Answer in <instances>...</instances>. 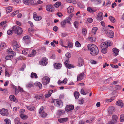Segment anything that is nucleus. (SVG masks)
<instances>
[{"label": "nucleus", "mask_w": 124, "mask_h": 124, "mask_svg": "<svg viewBox=\"0 0 124 124\" xmlns=\"http://www.w3.org/2000/svg\"><path fill=\"white\" fill-rule=\"evenodd\" d=\"M28 50L27 49H24L22 51V53L24 54H27L28 53Z\"/></svg>", "instance_id": "864d4df0"}, {"label": "nucleus", "mask_w": 124, "mask_h": 124, "mask_svg": "<svg viewBox=\"0 0 124 124\" xmlns=\"http://www.w3.org/2000/svg\"><path fill=\"white\" fill-rule=\"evenodd\" d=\"M65 111L64 110H58L57 112V114L59 116H61L64 114Z\"/></svg>", "instance_id": "b1692460"}, {"label": "nucleus", "mask_w": 124, "mask_h": 124, "mask_svg": "<svg viewBox=\"0 0 124 124\" xmlns=\"http://www.w3.org/2000/svg\"><path fill=\"white\" fill-rule=\"evenodd\" d=\"M84 62L83 59L81 58H79L78 59V66L80 67L83 65Z\"/></svg>", "instance_id": "f3484780"}, {"label": "nucleus", "mask_w": 124, "mask_h": 124, "mask_svg": "<svg viewBox=\"0 0 124 124\" xmlns=\"http://www.w3.org/2000/svg\"><path fill=\"white\" fill-rule=\"evenodd\" d=\"M33 17L34 20L36 21H40L42 19L41 16L37 15L36 13L35 12L33 14Z\"/></svg>", "instance_id": "9b49d317"}, {"label": "nucleus", "mask_w": 124, "mask_h": 124, "mask_svg": "<svg viewBox=\"0 0 124 124\" xmlns=\"http://www.w3.org/2000/svg\"><path fill=\"white\" fill-rule=\"evenodd\" d=\"M36 54V51L34 49L32 50V52L31 54H28V56L30 57H33L35 56Z\"/></svg>", "instance_id": "393cba45"}, {"label": "nucleus", "mask_w": 124, "mask_h": 124, "mask_svg": "<svg viewBox=\"0 0 124 124\" xmlns=\"http://www.w3.org/2000/svg\"><path fill=\"white\" fill-rule=\"evenodd\" d=\"M74 10L73 7L72 6H69L67 8V12L68 13H70L73 12Z\"/></svg>", "instance_id": "4be33fe9"}, {"label": "nucleus", "mask_w": 124, "mask_h": 124, "mask_svg": "<svg viewBox=\"0 0 124 124\" xmlns=\"http://www.w3.org/2000/svg\"><path fill=\"white\" fill-rule=\"evenodd\" d=\"M7 52H11L12 54H13V55H14V54H15V52H13L12 51V49L11 48H9L7 50Z\"/></svg>", "instance_id": "6e6d98bb"}, {"label": "nucleus", "mask_w": 124, "mask_h": 124, "mask_svg": "<svg viewBox=\"0 0 124 124\" xmlns=\"http://www.w3.org/2000/svg\"><path fill=\"white\" fill-rule=\"evenodd\" d=\"M28 23L30 24L31 26V28L29 29L28 31L30 32L35 31L36 30L33 29L34 26L33 23L31 21H29L28 22Z\"/></svg>", "instance_id": "f8f14e48"}, {"label": "nucleus", "mask_w": 124, "mask_h": 124, "mask_svg": "<svg viewBox=\"0 0 124 124\" xmlns=\"http://www.w3.org/2000/svg\"><path fill=\"white\" fill-rule=\"evenodd\" d=\"M12 30L9 29L7 32V34L8 35H10L13 34Z\"/></svg>", "instance_id": "13d9d810"}, {"label": "nucleus", "mask_w": 124, "mask_h": 124, "mask_svg": "<svg viewBox=\"0 0 124 124\" xmlns=\"http://www.w3.org/2000/svg\"><path fill=\"white\" fill-rule=\"evenodd\" d=\"M116 105L121 107H122L123 105L122 101L121 100H119L117 101L116 103Z\"/></svg>", "instance_id": "2f4dec72"}, {"label": "nucleus", "mask_w": 124, "mask_h": 124, "mask_svg": "<svg viewBox=\"0 0 124 124\" xmlns=\"http://www.w3.org/2000/svg\"><path fill=\"white\" fill-rule=\"evenodd\" d=\"M13 57L12 55H8L6 56L5 59L6 60H11L12 59Z\"/></svg>", "instance_id": "3c124183"}, {"label": "nucleus", "mask_w": 124, "mask_h": 124, "mask_svg": "<svg viewBox=\"0 0 124 124\" xmlns=\"http://www.w3.org/2000/svg\"><path fill=\"white\" fill-rule=\"evenodd\" d=\"M54 67L57 69H60L62 66V65L59 63H56L54 64Z\"/></svg>", "instance_id": "c756f323"}, {"label": "nucleus", "mask_w": 124, "mask_h": 124, "mask_svg": "<svg viewBox=\"0 0 124 124\" xmlns=\"http://www.w3.org/2000/svg\"><path fill=\"white\" fill-rule=\"evenodd\" d=\"M98 28L97 27H93L92 29V32L94 33V34H95Z\"/></svg>", "instance_id": "37998d69"}, {"label": "nucleus", "mask_w": 124, "mask_h": 124, "mask_svg": "<svg viewBox=\"0 0 124 124\" xmlns=\"http://www.w3.org/2000/svg\"><path fill=\"white\" fill-rule=\"evenodd\" d=\"M12 2L15 4H17L20 2L19 0H12Z\"/></svg>", "instance_id": "5fc2aeb1"}, {"label": "nucleus", "mask_w": 124, "mask_h": 124, "mask_svg": "<svg viewBox=\"0 0 124 124\" xmlns=\"http://www.w3.org/2000/svg\"><path fill=\"white\" fill-rule=\"evenodd\" d=\"M67 41V45L69 46V48H72L73 46V44L71 41L68 40Z\"/></svg>", "instance_id": "dca6fc26"}, {"label": "nucleus", "mask_w": 124, "mask_h": 124, "mask_svg": "<svg viewBox=\"0 0 124 124\" xmlns=\"http://www.w3.org/2000/svg\"><path fill=\"white\" fill-rule=\"evenodd\" d=\"M35 97L37 99L39 100L43 98H44V96L42 94L37 95L35 96Z\"/></svg>", "instance_id": "473e14b6"}, {"label": "nucleus", "mask_w": 124, "mask_h": 124, "mask_svg": "<svg viewBox=\"0 0 124 124\" xmlns=\"http://www.w3.org/2000/svg\"><path fill=\"white\" fill-rule=\"evenodd\" d=\"M87 48L90 51V54L92 56L96 55L99 53V50L98 47L93 44H88Z\"/></svg>", "instance_id": "f257e3e1"}, {"label": "nucleus", "mask_w": 124, "mask_h": 124, "mask_svg": "<svg viewBox=\"0 0 124 124\" xmlns=\"http://www.w3.org/2000/svg\"><path fill=\"white\" fill-rule=\"evenodd\" d=\"M112 120L114 122V123H116L117 122V120L118 119V116L116 115H112Z\"/></svg>", "instance_id": "a878e982"}, {"label": "nucleus", "mask_w": 124, "mask_h": 124, "mask_svg": "<svg viewBox=\"0 0 124 124\" xmlns=\"http://www.w3.org/2000/svg\"><path fill=\"white\" fill-rule=\"evenodd\" d=\"M79 23L77 21H75L74 22V25L75 27L76 28H78V26Z\"/></svg>", "instance_id": "4d7b16f0"}, {"label": "nucleus", "mask_w": 124, "mask_h": 124, "mask_svg": "<svg viewBox=\"0 0 124 124\" xmlns=\"http://www.w3.org/2000/svg\"><path fill=\"white\" fill-rule=\"evenodd\" d=\"M30 77L32 78L36 79L38 78V76L36 74L33 72H32L31 74Z\"/></svg>", "instance_id": "c85d7f7f"}, {"label": "nucleus", "mask_w": 124, "mask_h": 124, "mask_svg": "<svg viewBox=\"0 0 124 124\" xmlns=\"http://www.w3.org/2000/svg\"><path fill=\"white\" fill-rule=\"evenodd\" d=\"M82 33L84 36L86 35L87 33V30L85 28H83L82 29Z\"/></svg>", "instance_id": "e433bc0d"}, {"label": "nucleus", "mask_w": 124, "mask_h": 124, "mask_svg": "<svg viewBox=\"0 0 124 124\" xmlns=\"http://www.w3.org/2000/svg\"><path fill=\"white\" fill-rule=\"evenodd\" d=\"M30 38L29 36H25L24 37L23 40L27 43H29L30 41Z\"/></svg>", "instance_id": "2eb2a0df"}, {"label": "nucleus", "mask_w": 124, "mask_h": 124, "mask_svg": "<svg viewBox=\"0 0 124 124\" xmlns=\"http://www.w3.org/2000/svg\"><path fill=\"white\" fill-rule=\"evenodd\" d=\"M107 48H104L102 50L101 52L103 54H105L107 52Z\"/></svg>", "instance_id": "680f3d73"}, {"label": "nucleus", "mask_w": 124, "mask_h": 124, "mask_svg": "<svg viewBox=\"0 0 124 124\" xmlns=\"http://www.w3.org/2000/svg\"><path fill=\"white\" fill-rule=\"evenodd\" d=\"M19 12V10H17L13 12L11 14V16L12 17H14L15 15H16Z\"/></svg>", "instance_id": "603ef678"}, {"label": "nucleus", "mask_w": 124, "mask_h": 124, "mask_svg": "<svg viewBox=\"0 0 124 124\" xmlns=\"http://www.w3.org/2000/svg\"><path fill=\"white\" fill-rule=\"evenodd\" d=\"M50 80V78L48 76H46L43 77L42 79L43 84L44 85H47V84L49 83Z\"/></svg>", "instance_id": "423d86ee"}, {"label": "nucleus", "mask_w": 124, "mask_h": 124, "mask_svg": "<svg viewBox=\"0 0 124 124\" xmlns=\"http://www.w3.org/2000/svg\"><path fill=\"white\" fill-rule=\"evenodd\" d=\"M0 113L4 116H7L8 114V110L6 109L2 108L0 110Z\"/></svg>", "instance_id": "6e6552de"}, {"label": "nucleus", "mask_w": 124, "mask_h": 124, "mask_svg": "<svg viewBox=\"0 0 124 124\" xmlns=\"http://www.w3.org/2000/svg\"><path fill=\"white\" fill-rule=\"evenodd\" d=\"M108 112L110 113L111 114L115 111V108L114 107H111L109 108Z\"/></svg>", "instance_id": "c9c22d12"}, {"label": "nucleus", "mask_w": 124, "mask_h": 124, "mask_svg": "<svg viewBox=\"0 0 124 124\" xmlns=\"http://www.w3.org/2000/svg\"><path fill=\"white\" fill-rule=\"evenodd\" d=\"M84 76V73H80L79 75L78 76V81H79L82 80L83 79Z\"/></svg>", "instance_id": "6ab92c4d"}, {"label": "nucleus", "mask_w": 124, "mask_h": 124, "mask_svg": "<svg viewBox=\"0 0 124 124\" xmlns=\"http://www.w3.org/2000/svg\"><path fill=\"white\" fill-rule=\"evenodd\" d=\"M74 94L75 99H78L79 98L80 95L79 92L77 91H75L74 93Z\"/></svg>", "instance_id": "cd10ccee"}, {"label": "nucleus", "mask_w": 124, "mask_h": 124, "mask_svg": "<svg viewBox=\"0 0 124 124\" xmlns=\"http://www.w3.org/2000/svg\"><path fill=\"white\" fill-rule=\"evenodd\" d=\"M33 86V84L32 82H29L26 85L27 88H31Z\"/></svg>", "instance_id": "58836bf2"}, {"label": "nucleus", "mask_w": 124, "mask_h": 124, "mask_svg": "<svg viewBox=\"0 0 124 124\" xmlns=\"http://www.w3.org/2000/svg\"><path fill=\"white\" fill-rule=\"evenodd\" d=\"M106 35L110 38H113L114 36V32L112 30H108L107 28L104 29Z\"/></svg>", "instance_id": "7ed1b4c3"}, {"label": "nucleus", "mask_w": 124, "mask_h": 124, "mask_svg": "<svg viewBox=\"0 0 124 124\" xmlns=\"http://www.w3.org/2000/svg\"><path fill=\"white\" fill-rule=\"evenodd\" d=\"M12 8L11 6H9L6 8V10L7 13H9L12 10Z\"/></svg>", "instance_id": "ea45409f"}, {"label": "nucleus", "mask_w": 124, "mask_h": 124, "mask_svg": "<svg viewBox=\"0 0 124 124\" xmlns=\"http://www.w3.org/2000/svg\"><path fill=\"white\" fill-rule=\"evenodd\" d=\"M109 19L112 22L114 23L115 22L114 20L115 19L114 17L112 16H110L109 17Z\"/></svg>", "instance_id": "0e129e2a"}, {"label": "nucleus", "mask_w": 124, "mask_h": 124, "mask_svg": "<svg viewBox=\"0 0 124 124\" xmlns=\"http://www.w3.org/2000/svg\"><path fill=\"white\" fill-rule=\"evenodd\" d=\"M23 3L26 5H31L34 3L33 0H23Z\"/></svg>", "instance_id": "1a4fd4ad"}, {"label": "nucleus", "mask_w": 124, "mask_h": 124, "mask_svg": "<svg viewBox=\"0 0 124 124\" xmlns=\"http://www.w3.org/2000/svg\"><path fill=\"white\" fill-rule=\"evenodd\" d=\"M53 92L52 90H49L48 91V93L46 94L45 95V97L46 98H48L50 97Z\"/></svg>", "instance_id": "bb28decb"}, {"label": "nucleus", "mask_w": 124, "mask_h": 124, "mask_svg": "<svg viewBox=\"0 0 124 124\" xmlns=\"http://www.w3.org/2000/svg\"><path fill=\"white\" fill-rule=\"evenodd\" d=\"M53 102L55 105L56 106L61 107L63 106L62 101L59 99H57L54 100Z\"/></svg>", "instance_id": "20e7f679"}, {"label": "nucleus", "mask_w": 124, "mask_h": 124, "mask_svg": "<svg viewBox=\"0 0 124 124\" xmlns=\"http://www.w3.org/2000/svg\"><path fill=\"white\" fill-rule=\"evenodd\" d=\"M26 107L28 110L30 111H34L35 109V107L34 106L32 105H30L29 106H26Z\"/></svg>", "instance_id": "5701e85b"}, {"label": "nucleus", "mask_w": 124, "mask_h": 124, "mask_svg": "<svg viewBox=\"0 0 124 124\" xmlns=\"http://www.w3.org/2000/svg\"><path fill=\"white\" fill-rule=\"evenodd\" d=\"M68 69H70L71 68H74L75 67L72 65L70 64H68L65 65Z\"/></svg>", "instance_id": "49530a36"}, {"label": "nucleus", "mask_w": 124, "mask_h": 124, "mask_svg": "<svg viewBox=\"0 0 124 124\" xmlns=\"http://www.w3.org/2000/svg\"><path fill=\"white\" fill-rule=\"evenodd\" d=\"M35 85L39 87V88L40 89L42 87V84L40 82H37L35 83Z\"/></svg>", "instance_id": "7c9ffc66"}, {"label": "nucleus", "mask_w": 124, "mask_h": 124, "mask_svg": "<svg viewBox=\"0 0 124 124\" xmlns=\"http://www.w3.org/2000/svg\"><path fill=\"white\" fill-rule=\"evenodd\" d=\"M48 63V59L46 57H44L39 61L40 65L43 66H46Z\"/></svg>", "instance_id": "39448f33"}, {"label": "nucleus", "mask_w": 124, "mask_h": 124, "mask_svg": "<svg viewBox=\"0 0 124 124\" xmlns=\"http://www.w3.org/2000/svg\"><path fill=\"white\" fill-rule=\"evenodd\" d=\"M9 99L11 101L17 102L18 101L15 97L13 95H11L9 96Z\"/></svg>", "instance_id": "aec40b11"}, {"label": "nucleus", "mask_w": 124, "mask_h": 124, "mask_svg": "<svg viewBox=\"0 0 124 124\" xmlns=\"http://www.w3.org/2000/svg\"><path fill=\"white\" fill-rule=\"evenodd\" d=\"M93 121V118H91L90 120H88L86 121V122L87 123H91Z\"/></svg>", "instance_id": "338daca9"}, {"label": "nucleus", "mask_w": 124, "mask_h": 124, "mask_svg": "<svg viewBox=\"0 0 124 124\" xmlns=\"http://www.w3.org/2000/svg\"><path fill=\"white\" fill-rule=\"evenodd\" d=\"M5 76H6L9 77L10 76V75L9 73L8 72L7 70H6L5 72Z\"/></svg>", "instance_id": "774afa93"}, {"label": "nucleus", "mask_w": 124, "mask_h": 124, "mask_svg": "<svg viewBox=\"0 0 124 124\" xmlns=\"http://www.w3.org/2000/svg\"><path fill=\"white\" fill-rule=\"evenodd\" d=\"M68 120L67 118H60L58 119V121L60 123H63L67 121Z\"/></svg>", "instance_id": "412c9836"}, {"label": "nucleus", "mask_w": 124, "mask_h": 124, "mask_svg": "<svg viewBox=\"0 0 124 124\" xmlns=\"http://www.w3.org/2000/svg\"><path fill=\"white\" fill-rule=\"evenodd\" d=\"M88 39L91 42H94L96 40L95 38L90 37H88Z\"/></svg>", "instance_id": "c03bdc74"}, {"label": "nucleus", "mask_w": 124, "mask_h": 124, "mask_svg": "<svg viewBox=\"0 0 124 124\" xmlns=\"http://www.w3.org/2000/svg\"><path fill=\"white\" fill-rule=\"evenodd\" d=\"M13 87L14 88H15L16 94H17L18 93V89L17 87L14 85H13Z\"/></svg>", "instance_id": "69168bd1"}, {"label": "nucleus", "mask_w": 124, "mask_h": 124, "mask_svg": "<svg viewBox=\"0 0 124 124\" xmlns=\"http://www.w3.org/2000/svg\"><path fill=\"white\" fill-rule=\"evenodd\" d=\"M65 56L68 58H69L71 57V54L70 53L68 52L65 54Z\"/></svg>", "instance_id": "e2e57ef3"}, {"label": "nucleus", "mask_w": 124, "mask_h": 124, "mask_svg": "<svg viewBox=\"0 0 124 124\" xmlns=\"http://www.w3.org/2000/svg\"><path fill=\"white\" fill-rule=\"evenodd\" d=\"M75 45L77 47H79L81 46V44L78 41H77L75 42Z\"/></svg>", "instance_id": "09e8293b"}, {"label": "nucleus", "mask_w": 124, "mask_h": 124, "mask_svg": "<svg viewBox=\"0 0 124 124\" xmlns=\"http://www.w3.org/2000/svg\"><path fill=\"white\" fill-rule=\"evenodd\" d=\"M74 108V106L72 105H69L66 106L65 108V110L67 112H68L73 110Z\"/></svg>", "instance_id": "9d476101"}, {"label": "nucleus", "mask_w": 124, "mask_h": 124, "mask_svg": "<svg viewBox=\"0 0 124 124\" xmlns=\"http://www.w3.org/2000/svg\"><path fill=\"white\" fill-rule=\"evenodd\" d=\"M46 9L47 11L50 12H52L54 10L53 6L51 5H47L46 6Z\"/></svg>", "instance_id": "0eeeda50"}, {"label": "nucleus", "mask_w": 124, "mask_h": 124, "mask_svg": "<svg viewBox=\"0 0 124 124\" xmlns=\"http://www.w3.org/2000/svg\"><path fill=\"white\" fill-rule=\"evenodd\" d=\"M61 5V3L60 2H57L55 3L54 6L56 8L58 7Z\"/></svg>", "instance_id": "bf43d9fd"}, {"label": "nucleus", "mask_w": 124, "mask_h": 124, "mask_svg": "<svg viewBox=\"0 0 124 124\" xmlns=\"http://www.w3.org/2000/svg\"><path fill=\"white\" fill-rule=\"evenodd\" d=\"M112 51L114 54H115V56H116L118 54V53L119 51V49L116 48H113L112 49Z\"/></svg>", "instance_id": "a211bd4d"}, {"label": "nucleus", "mask_w": 124, "mask_h": 124, "mask_svg": "<svg viewBox=\"0 0 124 124\" xmlns=\"http://www.w3.org/2000/svg\"><path fill=\"white\" fill-rule=\"evenodd\" d=\"M87 10L90 13H94L96 11V10L92 9L91 7H88Z\"/></svg>", "instance_id": "4c0bfd02"}, {"label": "nucleus", "mask_w": 124, "mask_h": 124, "mask_svg": "<svg viewBox=\"0 0 124 124\" xmlns=\"http://www.w3.org/2000/svg\"><path fill=\"white\" fill-rule=\"evenodd\" d=\"M13 45V49L14 50L16 51L18 50V48L19 47V46L17 44L16 41H14L12 43Z\"/></svg>", "instance_id": "ddd939ff"}, {"label": "nucleus", "mask_w": 124, "mask_h": 124, "mask_svg": "<svg viewBox=\"0 0 124 124\" xmlns=\"http://www.w3.org/2000/svg\"><path fill=\"white\" fill-rule=\"evenodd\" d=\"M15 124H21L20 121V118L18 117H16L15 119Z\"/></svg>", "instance_id": "72a5a7b5"}, {"label": "nucleus", "mask_w": 124, "mask_h": 124, "mask_svg": "<svg viewBox=\"0 0 124 124\" xmlns=\"http://www.w3.org/2000/svg\"><path fill=\"white\" fill-rule=\"evenodd\" d=\"M41 116L43 118L46 117L47 116V114L46 113L43 112L41 114Z\"/></svg>", "instance_id": "8fccbe9b"}, {"label": "nucleus", "mask_w": 124, "mask_h": 124, "mask_svg": "<svg viewBox=\"0 0 124 124\" xmlns=\"http://www.w3.org/2000/svg\"><path fill=\"white\" fill-rule=\"evenodd\" d=\"M13 31L17 35H20L23 32L22 28L17 25L13 26L12 28Z\"/></svg>", "instance_id": "f03ea898"}, {"label": "nucleus", "mask_w": 124, "mask_h": 124, "mask_svg": "<svg viewBox=\"0 0 124 124\" xmlns=\"http://www.w3.org/2000/svg\"><path fill=\"white\" fill-rule=\"evenodd\" d=\"M4 121L5 123L4 124H10L11 123V121L8 119H4Z\"/></svg>", "instance_id": "79ce46f5"}, {"label": "nucleus", "mask_w": 124, "mask_h": 124, "mask_svg": "<svg viewBox=\"0 0 124 124\" xmlns=\"http://www.w3.org/2000/svg\"><path fill=\"white\" fill-rule=\"evenodd\" d=\"M120 122H123L124 121V114H122L120 115Z\"/></svg>", "instance_id": "a18cd8bd"}, {"label": "nucleus", "mask_w": 124, "mask_h": 124, "mask_svg": "<svg viewBox=\"0 0 124 124\" xmlns=\"http://www.w3.org/2000/svg\"><path fill=\"white\" fill-rule=\"evenodd\" d=\"M20 116L22 119H25L27 118V116L23 114H20Z\"/></svg>", "instance_id": "a19ab883"}, {"label": "nucleus", "mask_w": 124, "mask_h": 124, "mask_svg": "<svg viewBox=\"0 0 124 124\" xmlns=\"http://www.w3.org/2000/svg\"><path fill=\"white\" fill-rule=\"evenodd\" d=\"M101 48H107L106 42H103L101 44Z\"/></svg>", "instance_id": "f704fd0d"}, {"label": "nucleus", "mask_w": 124, "mask_h": 124, "mask_svg": "<svg viewBox=\"0 0 124 124\" xmlns=\"http://www.w3.org/2000/svg\"><path fill=\"white\" fill-rule=\"evenodd\" d=\"M6 46V44L4 43H2L0 45V47L1 49L5 48Z\"/></svg>", "instance_id": "de8ad7c7"}, {"label": "nucleus", "mask_w": 124, "mask_h": 124, "mask_svg": "<svg viewBox=\"0 0 124 124\" xmlns=\"http://www.w3.org/2000/svg\"><path fill=\"white\" fill-rule=\"evenodd\" d=\"M103 13L101 12L99 13L96 17L97 20L99 21L102 20L103 19L102 17Z\"/></svg>", "instance_id": "4468645a"}, {"label": "nucleus", "mask_w": 124, "mask_h": 124, "mask_svg": "<svg viewBox=\"0 0 124 124\" xmlns=\"http://www.w3.org/2000/svg\"><path fill=\"white\" fill-rule=\"evenodd\" d=\"M106 42L107 45V47H108V46H110L112 44V42L110 41H108L105 42Z\"/></svg>", "instance_id": "052dcab7"}]
</instances>
